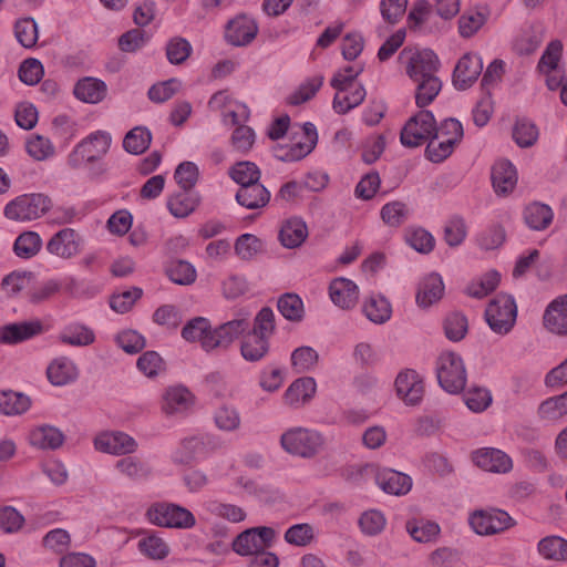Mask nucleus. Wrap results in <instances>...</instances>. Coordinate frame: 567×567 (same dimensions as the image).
Returning <instances> with one entry per match:
<instances>
[{
  "mask_svg": "<svg viewBox=\"0 0 567 567\" xmlns=\"http://www.w3.org/2000/svg\"><path fill=\"white\" fill-rule=\"evenodd\" d=\"M277 308L280 315L290 322H301L306 310L301 297L293 292L284 293L278 298Z\"/></svg>",
  "mask_w": 567,
  "mask_h": 567,
  "instance_id": "nucleus-44",
  "label": "nucleus"
},
{
  "mask_svg": "<svg viewBox=\"0 0 567 567\" xmlns=\"http://www.w3.org/2000/svg\"><path fill=\"white\" fill-rule=\"evenodd\" d=\"M512 136L517 146L527 148L536 144L539 131L533 122L520 120L514 124Z\"/></svg>",
  "mask_w": 567,
  "mask_h": 567,
  "instance_id": "nucleus-56",
  "label": "nucleus"
},
{
  "mask_svg": "<svg viewBox=\"0 0 567 567\" xmlns=\"http://www.w3.org/2000/svg\"><path fill=\"white\" fill-rule=\"evenodd\" d=\"M445 295L443 277L431 271L420 277L415 289V303L420 309L427 310L439 303Z\"/></svg>",
  "mask_w": 567,
  "mask_h": 567,
  "instance_id": "nucleus-15",
  "label": "nucleus"
},
{
  "mask_svg": "<svg viewBox=\"0 0 567 567\" xmlns=\"http://www.w3.org/2000/svg\"><path fill=\"white\" fill-rule=\"evenodd\" d=\"M146 516L150 523L166 528L192 529L197 523L188 508L174 503H154L147 508Z\"/></svg>",
  "mask_w": 567,
  "mask_h": 567,
  "instance_id": "nucleus-6",
  "label": "nucleus"
},
{
  "mask_svg": "<svg viewBox=\"0 0 567 567\" xmlns=\"http://www.w3.org/2000/svg\"><path fill=\"white\" fill-rule=\"evenodd\" d=\"M318 384L315 378L302 375L289 383L282 393L281 400L289 409H302L308 405L317 394Z\"/></svg>",
  "mask_w": 567,
  "mask_h": 567,
  "instance_id": "nucleus-16",
  "label": "nucleus"
},
{
  "mask_svg": "<svg viewBox=\"0 0 567 567\" xmlns=\"http://www.w3.org/2000/svg\"><path fill=\"white\" fill-rule=\"evenodd\" d=\"M525 224L533 230H544L553 221V209L542 203H530L527 205L523 213Z\"/></svg>",
  "mask_w": 567,
  "mask_h": 567,
  "instance_id": "nucleus-40",
  "label": "nucleus"
},
{
  "mask_svg": "<svg viewBox=\"0 0 567 567\" xmlns=\"http://www.w3.org/2000/svg\"><path fill=\"white\" fill-rule=\"evenodd\" d=\"M234 251L238 259L251 261L265 251V243L258 236L245 233L236 238Z\"/></svg>",
  "mask_w": 567,
  "mask_h": 567,
  "instance_id": "nucleus-39",
  "label": "nucleus"
},
{
  "mask_svg": "<svg viewBox=\"0 0 567 567\" xmlns=\"http://www.w3.org/2000/svg\"><path fill=\"white\" fill-rule=\"evenodd\" d=\"M436 132V121L432 112L423 110L411 116L401 130V143L406 147H417L426 143Z\"/></svg>",
  "mask_w": 567,
  "mask_h": 567,
  "instance_id": "nucleus-11",
  "label": "nucleus"
},
{
  "mask_svg": "<svg viewBox=\"0 0 567 567\" xmlns=\"http://www.w3.org/2000/svg\"><path fill=\"white\" fill-rule=\"evenodd\" d=\"M393 392L404 406H419L425 395V378L415 369L403 368L394 377Z\"/></svg>",
  "mask_w": 567,
  "mask_h": 567,
  "instance_id": "nucleus-7",
  "label": "nucleus"
},
{
  "mask_svg": "<svg viewBox=\"0 0 567 567\" xmlns=\"http://www.w3.org/2000/svg\"><path fill=\"white\" fill-rule=\"evenodd\" d=\"M14 33L22 47L31 49L37 44L39 38L38 25L32 18L18 20L14 25Z\"/></svg>",
  "mask_w": 567,
  "mask_h": 567,
  "instance_id": "nucleus-64",
  "label": "nucleus"
},
{
  "mask_svg": "<svg viewBox=\"0 0 567 567\" xmlns=\"http://www.w3.org/2000/svg\"><path fill=\"white\" fill-rule=\"evenodd\" d=\"M501 281V275L498 271L492 269L485 274L472 279L466 288L465 292L467 296L482 299L493 292Z\"/></svg>",
  "mask_w": 567,
  "mask_h": 567,
  "instance_id": "nucleus-43",
  "label": "nucleus"
},
{
  "mask_svg": "<svg viewBox=\"0 0 567 567\" xmlns=\"http://www.w3.org/2000/svg\"><path fill=\"white\" fill-rule=\"evenodd\" d=\"M320 362L318 351L310 346H299L290 352L289 364L295 373L313 372Z\"/></svg>",
  "mask_w": 567,
  "mask_h": 567,
  "instance_id": "nucleus-32",
  "label": "nucleus"
},
{
  "mask_svg": "<svg viewBox=\"0 0 567 567\" xmlns=\"http://www.w3.org/2000/svg\"><path fill=\"white\" fill-rule=\"evenodd\" d=\"M398 61L411 81L436 74L440 68V59L433 50L416 45L405 47Z\"/></svg>",
  "mask_w": 567,
  "mask_h": 567,
  "instance_id": "nucleus-5",
  "label": "nucleus"
},
{
  "mask_svg": "<svg viewBox=\"0 0 567 567\" xmlns=\"http://www.w3.org/2000/svg\"><path fill=\"white\" fill-rule=\"evenodd\" d=\"M472 462L484 472L507 474L513 470L512 457L496 447H481L472 452Z\"/></svg>",
  "mask_w": 567,
  "mask_h": 567,
  "instance_id": "nucleus-18",
  "label": "nucleus"
},
{
  "mask_svg": "<svg viewBox=\"0 0 567 567\" xmlns=\"http://www.w3.org/2000/svg\"><path fill=\"white\" fill-rule=\"evenodd\" d=\"M31 401L23 393L13 391L0 392V414L19 415L29 410Z\"/></svg>",
  "mask_w": 567,
  "mask_h": 567,
  "instance_id": "nucleus-50",
  "label": "nucleus"
},
{
  "mask_svg": "<svg viewBox=\"0 0 567 567\" xmlns=\"http://www.w3.org/2000/svg\"><path fill=\"white\" fill-rule=\"evenodd\" d=\"M47 375L50 382L54 385H64L76 377L74 364L65 359H55L47 370Z\"/></svg>",
  "mask_w": 567,
  "mask_h": 567,
  "instance_id": "nucleus-52",
  "label": "nucleus"
},
{
  "mask_svg": "<svg viewBox=\"0 0 567 567\" xmlns=\"http://www.w3.org/2000/svg\"><path fill=\"white\" fill-rule=\"evenodd\" d=\"M212 443V437L208 434L187 435L181 439L172 452V460L176 464H189L205 460L213 451Z\"/></svg>",
  "mask_w": 567,
  "mask_h": 567,
  "instance_id": "nucleus-14",
  "label": "nucleus"
},
{
  "mask_svg": "<svg viewBox=\"0 0 567 567\" xmlns=\"http://www.w3.org/2000/svg\"><path fill=\"white\" fill-rule=\"evenodd\" d=\"M328 296L334 307L350 311L359 303L360 288L352 279L336 277L328 285Z\"/></svg>",
  "mask_w": 567,
  "mask_h": 567,
  "instance_id": "nucleus-17",
  "label": "nucleus"
},
{
  "mask_svg": "<svg viewBox=\"0 0 567 567\" xmlns=\"http://www.w3.org/2000/svg\"><path fill=\"white\" fill-rule=\"evenodd\" d=\"M166 274L174 284L182 286L194 284L197 277L195 267L185 260L172 261L166 268Z\"/></svg>",
  "mask_w": 567,
  "mask_h": 567,
  "instance_id": "nucleus-57",
  "label": "nucleus"
},
{
  "mask_svg": "<svg viewBox=\"0 0 567 567\" xmlns=\"http://www.w3.org/2000/svg\"><path fill=\"white\" fill-rule=\"evenodd\" d=\"M361 72V66L349 65L338 70L332 76L330 84L336 91L332 107L337 113L346 114L363 102L365 90L358 81Z\"/></svg>",
  "mask_w": 567,
  "mask_h": 567,
  "instance_id": "nucleus-1",
  "label": "nucleus"
},
{
  "mask_svg": "<svg viewBox=\"0 0 567 567\" xmlns=\"http://www.w3.org/2000/svg\"><path fill=\"white\" fill-rule=\"evenodd\" d=\"M489 11L485 7H473L463 11L457 20V32L463 39L475 37L487 23Z\"/></svg>",
  "mask_w": 567,
  "mask_h": 567,
  "instance_id": "nucleus-28",
  "label": "nucleus"
},
{
  "mask_svg": "<svg viewBox=\"0 0 567 567\" xmlns=\"http://www.w3.org/2000/svg\"><path fill=\"white\" fill-rule=\"evenodd\" d=\"M96 450L110 454H128L136 451L137 442L123 432H104L96 436L94 441Z\"/></svg>",
  "mask_w": 567,
  "mask_h": 567,
  "instance_id": "nucleus-24",
  "label": "nucleus"
},
{
  "mask_svg": "<svg viewBox=\"0 0 567 567\" xmlns=\"http://www.w3.org/2000/svg\"><path fill=\"white\" fill-rule=\"evenodd\" d=\"M405 530L412 540L419 544L435 543L441 535V526L424 517H411L405 523Z\"/></svg>",
  "mask_w": 567,
  "mask_h": 567,
  "instance_id": "nucleus-31",
  "label": "nucleus"
},
{
  "mask_svg": "<svg viewBox=\"0 0 567 567\" xmlns=\"http://www.w3.org/2000/svg\"><path fill=\"white\" fill-rule=\"evenodd\" d=\"M439 385L449 394H460L467 383V371L463 358L453 351H443L436 360Z\"/></svg>",
  "mask_w": 567,
  "mask_h": 567,
  "instance_id": "nucleus-4",
  "label": "nucleus"
},
{
  "mask_svg": "<svg viewBox=\"0 0 567 567\" xmlns=\"http://www.w3.org/2000/svg\"><path fill=\"white\" fill-rule=\"evenodd\" d=\"M483 70L482 56L476 52H466L457 61L453 72V84L457 90L471 87Z\"/></svg>",
  "mask_w": 567,
  "mask_h": 567,
  "instance_id": "nucleus-19",
  "label": "nucleus"
},
{
  "mask_svg": "<svg viewBox=\"0 0 567 567\" xmlns=\"http://www.w3.org/2000/svg\"><path fill=\"white\" fill-rule=\"evenodd\" d=\"M467 235L468 226L462 216L454 215L445 221L443 238L449 247H460L465 243Z\"/></svg>",
  "mask_w": 567,
  "mask_h": 567,
  "instance_id": "nucleus-47",
  "label": "nucleus"
},
{
  "mask_svg": "<svg viewBox=\"0 0 567 567\" xmlns=\"http://www.w3.org/2000/svg\"><path fill=\"white\" fill-rule=\"evenodd\" d=\"M182 89V81L172 78L152 85L148 90V97L156 103H164L172 99Z\"/></svg>",
  "mask_w": 567,
  "mask_h": 567,
  "instance_id": "nucleus-63",
  "label": "nucleus"
},
{
  "mask_svg": "<svg viewBox=\"0 0 567 567\" xmlns=\"http://www.w3.org/2000/svg\"><path fill=\"white\" fill-rule=\"evenodd\" d=\"M166 56L171 64H183L193 53V45L190 42L182 37H174L166 43Z\"/></svg>",
  "mask_w": 567,
  "mask_h": 567,
  "instance_id": "nucleus-60",
  "label": "nucleus"
},
{
  "mask_svg": "<svg viewBox=\"0 0 567 567\" xmlns=\"http://www.w3.org/2000/svg\"><path fill=\"white\" fill-rule=\"evenodd\" d=\"M52 207L49 196L40 193L20 195L4 207V216L16 221H30L42 217Z\"/></svg>",
  "mask_w": 567,
  "mask_h": 567,
  "instance_id": "nucleus-9",
  "label": "nucleus"
},
{
  "mask_svg": "<svg viewBox=\"0 0 567 567\" xmlns=\"http://www.w3.org/2000/svg\"><path fill=\"white\" fill-rule=\"evenodd\" d=\"M106 84L95 78L79 80L74 86V95L85 103H99L106 96Z\"/></svg>",
  "mask_w": 567,
  "mask_h": 567,
  "instance_id": "nucleus-38",
  "label": "nucleus"
},
{
  "mask_svg": "<svg viewBox=\"0 0 567 567\" xmlns=\"http://www.w3.org/2000/svg\"><path fill=\"white\" fill-rule=\"evenodd\" d=\"M110 145L111 136L106 133L96 132L76 146L70 159L76 161V157L80 156L87 162H94L106 154Z\"/></svg>",
  "mask_w": 567,
  "mask_h": 567,
  "instance_id": "nucleus-26",
  "label": "nucleus"
},
{
  "mask_svg": "<svg viewBox=\"0 0 567 567\" xmlns=\"http://www.w3.org/2000/svg\"><path fill=\"white\" fill-rule=\"evenodd\" d=\"M318 143L316 126L306 122L302 125H293L287 140L274 147L276 158L282 162H297L308 156Z\"/></svg>",
  "mask_w": 567,
  "mask_h": 567,
  "instance_id": "nucleus-2",
  "label": "nucleus"
},
{
  "mask_svg": "<svg viewBox=\"0 0 567 567\" xmlns=\"http://www.w3.org/2000/svg\"><path fill=\"white\" fill-rule=\"evenodd\" d=\"M63 433L59 429L50 425L40 426L30 434L31 444L40 449L55 450L63 444Z\"/></svg>",
  "mask_w": 567,
  "mask_h": 567,
  "instance_id": "nucleus-48",
  "label": "nucleus"
},
{
  "mask_svg": "<svg viewBox=\"0 0 567 567\" xmlns=\"http://www.w3.org/2000/svg\"><path fill=\"white\" fill-rule=\"evenodd\" d=\"M538 555L549 561H567V540L560 536H546L537 543Z\"/></svg>",
  "mask_w": 567,
  "mask_h": 567,
  "instance_id": "nucleus-35",
  "label": "nucleus"
},
{
  "mask_svg": "<svg viewBox=\"0 0 567 567\" xmlns=\"http://www.w3.org/2000/svg\"><path fill=\"white\" fill-rule=\"evenodd\" d=\"M214 333L209 321L203 317L190 320L182 330V336L186 341L198 342L207 351L216 348Z\"/></svg>",
  "mask_w": 567,
  "mask_h": 567,
  "instance_id": "nucleus-30",
  "label": "nucleus"
},
{
  "mask_svg": "<svg viewBox=\"0 0 567 567\" xmlns=\"http://www.w3.org/2000/svg\"><path fill=\"white\" fill-rule=\"evenodd\" d=\"M276 315L269 307H262L255 316L251 332L270 341L276 333Z\"/></svg>",
  "mask_w": 567,
  "mask_h": 567,
  "instance_id": "nucleus-58",
  "label": "nucleus"
},
{
  "mask_svg": "<svg viewBox=\"0 0 567 567\" xmlns=\"http://www.w3.org/2000/svg\"><path fill=\"white\" fill-rule=\"evenodd\" d=\"M415 85L414 97L419 107L430 105L442 90V82L436 74L412 81Z\"/></svg>",
  "mask_w": 567,
  "mask_h": 567,
  "instance_id": "nucleus-34",
  "label": "nucleus"
},
{
  "mask_svg": "<svg viewBox=\"0 0 567 567\" xmlns=\"http://www.w3.org/2000/svg\"><path fill=\"white\" fill-rule=\"evenodd\" d=\"M199 203V197L195 193L181 192L171 197L167 207L175 217L183 218L195 210Z\"/></svg>",
  "mask_w": 567,
  "mask_h": 567,
  "instance_id": "nucleus-53",
  "label": "nucleus"
},
{
  "mask_svg": "<svg viewBox=\"0 0 567 567\" xmlns=\"http://www.w3.org/2000/svg\"><path fill=\"white\" fill-rule=\"evenodd\" d=\"M80 235L72 228H63L54 234L47 244L49 254L59 258H71L80 251Z\"/></svg>",
  "mask_w": 567,
  "mask_h": 567,
  "instance_id": "nucleus-25",
  "label": "nucleus"
},
{
  "mask_svg": "<svg viewBox=\"0 0 567 567\" xmlns=\"http://www.w3.org/2000/svg\"><path fill=\"white\" fill-rule=\"evenodd\" d=\"M213 420L215 426L225 433H234L241 427L240 412L236 406L230 404L218 406L213 414Z\"/></svg>",
  "mask_w": 567,
  "mask_h": 567,
  "instance_id": "nucleus-45",
  "label": "nucleus"
},
{
  "mask_svg": "<svg viewBox=\"0 0 567 567\" xmlns=\"http://www.w3.org/2000/svg\"><path fill=\"white\" fill-rule=\"evenodd\" d=\"M517 318V305L514 297L498 293L486 307L485 320L491 330L499 336L512 331Z\"/></svg>",
  "mask_w": 567,
  "mask_h": 567,
  "instance_id": "nucleus-8",
  "label": "nucleus"
},
{
  "mask_svg": "<svg viewBox=\"0 0 567 567\" xmlns=\"http://www.w3.org/2000/svg\"><path fill=\"white\" fill-rule=\"evenodd\" d=\"M463 401L470 411L482 413L492 405L493 395L489 389L475 385L465 391Z\"/></svg>",
  "mask_w": 567,
  "mask_h": 567,
  "instance_id": "nucleus-51",
  "label": "nucleus"
},
{
  "mask_svg": "<svg viewBox=\"0 0 567 567\" xmlns=\"http://www.w3.org/2000/svg\"><path fill=\"white\" fill-rule=\"evenodd\" d=\"M537 415L545 422H557L567 415V391L546 399L538 409Z\"/></svg>",
  "mask_w": 567,
  "mask_h": 567,
  "instance_id": "nucleus-46",
  "label": "nucleus"
},
{
  "mask_svg": "<svg viewBox=\"0 0 567 567\" xmlns=\"http://www.w3.org/2000/svg\"><path fill=\"white\" fill-rule=\"evenodd\" d=\"M249 290V284L244 275L231 274L220 282V292L227 300H236L245 296Z\"/></svg>",
  "mask_w": 567,
  "mask_h": 567,
  "instance_id": "nucleus-59",
  "label": "nucleus"
},
{
  "mask_svg": "<svg viewBox=\"0 0 567 567\" xmlns=\"http://www.w3.org/2000/svg\"><path fill=\"white\" fill-rule=\"evenodd\" d=\"M443 329L450 341L458 342L465 338L468 331V322L464 315L452 312L444 319Z\"/></svg>",
  "mask_w": 567,
  "mask_h": 567,
  "instance_id": "nucleus-62",
  "label": "nucleus"
},
{
  "mask_svg": "<svg viewBox=\"0 0 567 567\" xmlns=\"http://www.w3.org/2000/svg\"><path fill=\"white\" fill-rule=\"evenodd\" d=\"M363 317L375 326L388 323L393 315V307L389 298L381 292L368 295L361 305Z\"/></svg>",
  "mask_w": 567,
  "mask_h": 567,
  "instance_id": "nucleus-23",
  "label": "nucleus"
},
{
  "mask_svg": "<svg viewBox=\"0 0 567 567\" xmlns=\"http://www.w3.org/2000/svg\"><path fill=\"white\" fill-rule=\"evenodd\" d=\"M277 536V532L271 527L248 528L235 538L233 549L240 556H252L271 547Z\"/></svg>",
  "mask_w": 567,
  "mask_h": 567,
  "instance_id": "nucleus-12",
  "label": "nucleus"
},
{
  "mask_svg": "<svg viewBox=\"0 0 567 567\" xmlns=\"http://www.w3.org/2000/svg\"><path fill=\"white\" fill-rule=\"evenodd\" d=\"M543 326L551 334L567 337V295L553 299L543 313Z\"/></svg>",
  "mask_w": 567,
  "mask_h": 567,
  "instance_id": "nucleus-22",
  "label": "nucleus"
},
{
  "mask_svg": "<svg viewBox=\"0 0 567 567\" xmlns=\"http://www.w3.org/2000/svg\"><path fill=\"white\" fill-rule=\"evenodd\" d=\"M249 323L246 319H234L220 324L214 329L215 342L217 347H226L235 339L247 331Z\"/></svg>",
  "mask_w": 567,
  "mask_h": 567,
  "instance_id": "nucleus-49",
  "label": "nucleus"
},
{
  "mask_svg": "<svg viewBox=\"0 0 567 567\" xmlns=\"http://www.w3.org/2000/svg\"><path fill=\"white\" fill-rule=\"evenodd\" d=\"M258 30V24L254 18L239 14L227 23L225 39L234 47H246L255 40Z\"/></svg>",
  "mask_w": 567,
  "mask_h": 567,
  "instance_id": "nucleus-21",
  "label": "nucleus"
},
{
  "mask_svg": "<svg viewBox=\"0 0 567 567\" xmlns=\"http://www.w3.org/2000/svg\"><path fill=\"white\" fill-rule=\"evenodd\" d=\"M468 525L480 536L503 533L516 525V520L505 511L498 508L475 509L468 514Z\"/></svg>",
  "mask_w": 567,
  "mask_h": 567,
  "instance_id": "nucleus-10",
  "label": "nucleus"
},
{
  "mask_svg": "<svg viewBox=\"0 0 567 567\" xmlns=\"http://www.w3.org/2000/svg\"><path fill=\"white\" fill-rule=\"evenodd\" d=\"M377 485L386 494L402 496L412 488V478L401 472L384 468L375 475Z\"/></svg>",
  "mask_w": 567,
  "mask_h": 567,
  "instance_id": "nucleus-29",
  "label": "nucleus"
},
{
  "mask_svg": "<svg viewBox=\"0 0 567 567\" xmlns=\"http://www.w3.org/2000/svg\"><path fill=\"white\" fill-rule=\"evenodd\" d=\"M406 244L417 252L429 254L434 249L435 239L433 235L421 227H410L405 230Z\"/></svg>",
  "mask_w": 567,
  "mask_h": 567,
  "instance_id": "nucleus-55",
  "label": "nucleus"
},
{
  "mask_svg": "<svg viewBox=\"0 0 567 567\" xmlns=\"http://www.w3.org/2000/svg\"><path fill=\"white\" fill-rule=\"evenodd\" d=\"M307 237V225L300 218H291L285 221L279 233L281 245L290 249L299 247Z\"/></svg>",
  "mask_w": 567,
  "mask_h": 567,
  "instance_id": "nucleus-37",
  "label": "nucleus"
},
{
  "mask_svg": "<svg viewBox=\"0 0 567 567\" xmlns=\"http://www.w3.org/2000/svg\"><path fill=\"white\" fill-rule=\"evenodd\" d=\"M238 204L248 209H257L267 205L270 193L260 183L241 185L236 194Z\"/></svg>",
  "mask_w": 567,
  "mask_h": 567,
  "instance_id": "nucleus-33",
  "label": "nucleus"
},
{
  "mask_svg": "<svg viewBox=\"0 0 567 567\" xmlns=\"http://www.w3.org/2000/svg\"><path fill=\"white\" fill-rule=\"evenodd\" d=\"M270 349V341L249 331L240 342V354L245 361L257 362L264 359Z\"/></svg>",
  "mask_w": 567,
  "mask_h": 567,
  "instance_id": "nucleus-36",
  "label": "nucleus"
},
{
  "mask_svg": "<svg viewBox=\"0 0 567 567\" xmlns=\"http://www.w3.org/2000/svg\"><path fill=\"white\" fill-rule=\"evenodd\" d=\"M43 331L40 320L9 323L0 328V342L16 344L31 339Z\"/></svg>",
  "mask_w": 567,
  "mask_h": 567,
  "instance_id": "nucleus-27",
  "label": "nucleus"
},
{
  "mask_svg": "<svg viewBox=\"0 0 567 567\" xmlns=\"http://www.w3.org/2000/svg\"><path fill=\"white\" fill-rule=\"evenodd\" d=\"M388 525L385 514L378 508H370L362 512L358 518L360 532L368 537L381 535Z\"/></svg>",
  "mask_w": 567,
  "mask_h": 567,
  "instance_id": "nucleus-42",
  "label": "nucleus"
},
{
  "mask_svg": "<svg viewBox=\"0 0 567 567\" xmlns=\"http://www.w3.org/2000/svg\"><path fill=\"white\" fill-rule=\"evenodd\" d=\"M491 179L495 194L499 197H508L517 187V168L506 158L497 159L492 166Z\"/></svg>",
  "mask_w": 567,
  "mask_h": 567,
  "instance_id": "nucleus-20",
  "label": "nucleus"
},
{
  "mask_svg": "<svg viewBox=\"0 0 567 567\" xmlns=\"http://www.w3.org/2000/svg\"><path fill=\"white\" fill-rule=\"evenodd\" d=\"M317 536L315 527L308 523H300L290 526L285 532V542L296 547H307L311 545Z\"/></svg>",
  "mask_w": 567,
  "mask_h": 567,
  "instance_id": "nucleus-54",
  "label": "nucleus"
},
{
  "mask_svg": "<svg viewBox=\"0 0 567 567\" xmlns=\"http://www.w3.org/2000/svg\"><path fill=\"white\" fill-rule=\"evenodd\" d=\"M280 446L290 455L312 458L324 449L326 437L315 429L293 426L281 434Z\"/></svg>",
  "mask_w": 567,
  "mask_h": 567,
  "instance_id": "nucleus-3",
  "label": "nucleus"
},
{
  "mask_svg": "<svg viewBox=\"0 0 567 567\" xmlns=\"http://www.w3.org/2000/svg\"><path fill=\"white\" fill-rule=\"evenodd\" d=\"M195 405V394L183 384L169 385L162 394L161 409L168 417H185L192 413Z\"/></svg>",
  "mask_w": 567,
  "mask_h": 567,
  "instance_id": "nucleus-13",
  "label": "nucleus"
},
{
  "mask_svg": "<svg viewBox=\"0 0 567 567\" xmlns=\"http://www.w3.org/2000/svg\"><path fill=\"white\" fill-rule=\"evenodd\" d=\"M287 373L278 364H267L258 373V386L268 394L278 392L285 384Z\"/></svg>",
  "mask_w": 567,
  "mask_h": 567,
  "instance_id": "nucleus-41",
  "label": "nucleus"
},
{
  "mask_svg": "<svg viewBox=\"0 0 567 567\" xmlns=\"http://www.w3.org/2000/svg\"><path fill=\"white\" fill-rule=\"evenodd\" d=\"M323 82L324 76L322 74H315L306 79L289 96L290 103L298 105L311 100L321 89Z\"/></svg>",
  "mask_w": 567,
  "mask_h": 567,
  "instance_id": "nucleus-61",
  "label": "nucleus"
}]
</instances>
